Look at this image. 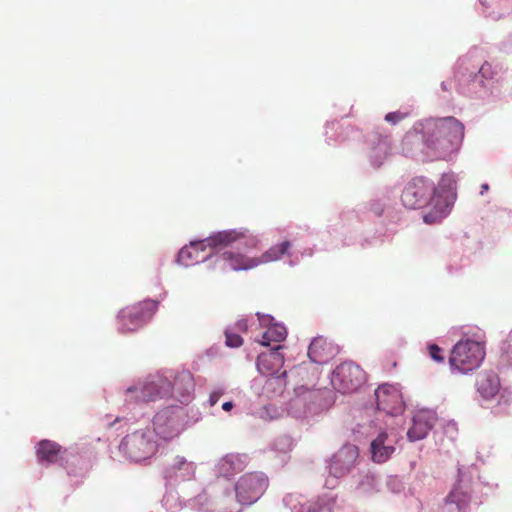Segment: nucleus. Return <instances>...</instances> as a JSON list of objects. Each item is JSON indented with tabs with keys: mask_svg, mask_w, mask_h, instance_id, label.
I'll return each instance as SVG.
<instances>
[{
	"mask_svg": "<svg viewBox=\"0 0 512 512\" xmlns=\"http://www.w3.org/2000/svg\"><path fill=\"white\" fill-rule=\"evenodd\" d=\"M465 127L455 117L429 118L416 122L403 137L407 152L421 139L423 151L433 160L445 159L457 151L464 139Z\"/></svg>",
	"mask_w": 512,
	"mask_h": 512,
	"instance_id": "f257e3e1",
	"label": "nucleus"
},
{
	"mask_svg": "<svg viewBox=\"0 0 512 512\" xmlns=\"http://www.w3.org/2000/svg\"><path fill=\"white\" fill-rule=\"evenodd\" d=\"M242 241L243 244L255 245L253 238H247L244 234L235 230L221 231L209 237L205 242L209 247L227 246L234 242ZM204 241L191 242L190 245L183 247L178 253V262L184 266H191L205 259V256H199L200 251L203 250Z\"/></svg>",
	"mask_w": 512,
	"mask_h": 512,
	"instance_id": "f03ea898",
	"label": "nucleus"
},
{
	"mask_svg": "<svg viewBox=\"0 0 512 512\" xmlns=\"http://www.w3.org/2000/svg\"><path fill=\"white\" fill-rule=\"evenodd\" d=\"M485 354L484 343L469 338L461 339L450 352L449 365L452 370L466 374L481 365Z\"/></svg>",
	"mask_w": 512,
	"mask_h": 512,
	"instance_id": "7ed1b4c3",
	"label": "nucleus"
},
{
	"mask_svg": "<svg viewBox=\"0 0 512 512\" xmlns=\"http://www.w3.org/2000/svg\"><path fill=\"white\" fill-rule=\"evenodd\" d=\"M435 190L432 197L433 208L423 216V221L427 224L438 223L449 214L456 190L454 176L443 174Z\"/></svg>",
	"mask_w": 512,
	"mask_h": 512,
	"instance_id": "20e7f679",
	"label": "nucleus"
},
{
	"mask_svg": "<svg viewBox=\"0 0 512 512\" xmlns=\"http://www.w3.org/2000/svg\"><path fill=\"white\" fill-rule=\"evenodd\" d=\"M186 417L187 413L182 406L165 407L154 416V431L163 440H171L184 430Z\"/></svg>",
	"mask_w": 512,
	"mask_h": 512,
	"instance_id": "39448f33",
	"label": "nucleus"
},
{
	"mask_svg": "<svg viewBox=\"0 0 512 512\" xmlns=\"http://www.w3.org/2000/svg\"><path fill=\"white\" fill-rule=\"evenodd\" d=\"M119 449L131 460L141 461L156 453L157 443L149 429H140L127 434L122 439Z\"/></svg>",
	"mask_w": 512,
	"mask_h": 512,
	"instance_id": "423d86ee",
	"label": "nucleus"
},
{
	"mask_svg": "<svg viewBox=\"0 0 512 512\" xmlns=\"http://www.w3.org/2000/svg\"><path fill=\"white\" fill-rule=\"evenodd\" d=\"M157 308L158 302L151 299L123 308L118 314L119 329L124 333L136 331L153 317Z\"/></svg>",
	"mask_w": 512,
	"mask_h": 512,
	"instance_id": "0eeeda50",
	"label": "nucleus"
},
{
	"mask_svg": "<svg viewBox=\"0 0 512 512\" xmlns=\"http://www.w3.org/2000/svg\"><path fill=\"white\" fill-rule=\"evenodd\" d=\"M171 382L163 376H152L138 386L127 389L126 396L132 402H150L169 397Z\"/></svg>",
	"mask_w": 512,
	"mask_h": 512,
	"instance_id": "6e6552de",
	"label": "nucleus"
},
{
	"mask_svg": "<svg viewBox=\"0 0 512 512\" xmlns=\"http://www.w3.org/2000/svg\"><path fill=\"white\" fill-rule=\"evenodd\" d=\"M366 381L364 370L353 362H343L332 373L331 384L337 391L347 394L357 391Z\"/></svg>",
	"mask_w": 512,
	"mask_h": 512,
	"instance_id": "1a4fd4ad",
	"label": "nucleus"
},
{
	"mask_svg": "<svg viewBox=\"0 0 512 512\" xmlns=\"http://www.w3.org/2000/svg\"><path fill=\"white\" fill-rule=\"evenodd\" d=\"M268 483V478L261 472L242 475L235 484L237 501L242 505L255 503L266 491Z\"/></svg>",
	"mask_w": 512,
	"mask_h": 512,
	"instance_id": "9d476101",
	"label": "nucleus"
},
{
	"mask_svg": "<svg viewBox=\"0 0 512 512\" xmlns=\"http://www.w3.org/2000/svg\"><path fill=\"white\" fill-rule=\"evenodd\" d=\"M434 183L425 177H414L404 187L401 195L403 205L409 209H418L429 201L432 204Z\"/></svg>",
	"mask_w": 512,
	"mask_h": 512,
	"instance_id": "9b49d317",
	"label": "nucleus"
},
{
	"mask_svg": "<svg viewBox=\"0 0 512 512\" xmlns=\"http://www.w3.org/2000/svg\"><path fill=\"white\" fill-rule=\"evenodd\" d=\"M359 448L354 444H344L329 461V474L341 478L349 474L359 461Z\"/></svg>",
	"mask_w": 512,
	"mask_h": 512,
	"instance_id": "f8f14e48",
	"label": "nucleus"
},
{
	"mask_svg": "<svg viewBox=\"0 0 512 512\" xmlns=\"http://www.w3.org/2000/svg\"><path fill=\"white\" fill-rule=\"evenodd\" d=\"M377 409L389 415L403 411L404 403L399 390L390 385H382L375 390Z\"/></svg>",
	"mask_w": 512,
	"mask_h": 512,
	"instance_id": "ddd939ff",
	"label": "nucleus"
},
{
	"mask_svg": "<svg viewBox=\"0 0 512 512\" xmlns=\"http://www.w3.org/2000/svg\"><path fill=\"white\" fill-rule=\"evenodd\" d=\"M195 388L193 375L189 371H181L174 377L171 383L169 396L181 404H188L193 396Z\"/></svg>",
	"mask_w": 512,
	"mask_h": 512,
	"instance_id": "4468645a",
	"label": "nucleus"
},
{
	"mask_svg": "<svg viewBox=\"0 0 512 512\" xmlns=\"http://www.w3.org/2000/svg\"><path fill=\"white\" fill-rule=\"evenodd\" d=\"M338 349L326 337H315L308 347V357L316 364H326L337 354Z\"/></svg>",
	"mask_w": 512,
	"mask_h": 512,
	"instance_id": "2eb2a0df",
	"label": "nucleus"
},
{
	"mask_svg": "<svg viewBox=\"0 0 512 512\" xmlns=\"http://www.w3.org/2000/svg\"><path fill=\"white\" fill-rule=\"evenodd\" d=\"M436 414L431 410H419L413 417V424L407 432L410 441L424 439L436 422Z\"/></svg>",
	"mask_w": 512,
	"mask_h": 512,
	"instance_id": "dca6fc26",
	"label": "nucleus"
},
{
	"mask_svg": "<svg viewBox=\"0 0 512 512\" xmlns=\"http://www.w3.org/2000/svg\"><path fill=\"white\" fill-rule=\"evenodd\" d=\"M281 348V345H277L271 351L259 355L257 367L260 373L272 376L281 370L284 365V356L279 352Z\"/></svg>",
	"mask_w": 512,
	"mask_h": 512,
	"instance_id": "f3484780",
	"label": "nucleus"
},
{
	"mask_svg": "<svg viewBox=\"0 0 512 512\" xmlns=\"http://www.w3.org/2000/svg\"><path fill=\"white\" fill-rule=\"evenodd\" d=\"M372 460L376 463L386 462L395 451L392 441H389L386 432H381L370 445Z\"/></svg>",
	"mask_w": 512,
	"mask_h": 512,
	"instance_id": "a211bd4d",
	"label": "nucleus"
},
{
	"mask_svg": "<svg viewBox=\"0 0 512 512\" xmlns=\"http://www.w3.org/2000/svg\"><path fill=\"white\" fill-rule=\"evenodd\" d=\"M219 259L224 267L235 271L248 270L258 266L256 258H249L241 253L232 251H224Z\"/></svg>",
	"mask_w": 512,
	"mask_h": 512,
	"instance_id": "6ab92c4d",
	"label": "nucleus"
},
{
	"mask_svg": "<svg viewBox=\"0 0 512 512\" xmlns=\"http://www.w3.org/2000/svg\"><path fill=\"white\" fill-rule=\"evenodd\" d=\"M477 391L484 399H492L500 390V380L493 372H482L477 376Z\"/></svg>",
	"mask_w": 512,
	"mask_h": 512,
	"instance_id": "aec40b11",
	"label": "nucleus"
},
{
	"mask_svg": "<svg viewBox=\"0 0 512 512\" xmlns=\"http://www.w3.org/2000/svg\"><path fill=\"white\" fill-rule=\"evenodd\" d=\"M63 452L65 450L56 442L42 440L38 443L36 455L40 462L55 463L62 456Z\"/></svg>",
	"mask_w": 512,
	"mask_h": 512,
	"instance_id": "412c9836",
	"label": "nucleus"
},
{
	"mask_svg": "<svg viewBox=\"0 0 512 512\" xmlns=\"http://www.w3.org/2000/svg\"><path fill=\"white\" fill-rule=\"evenodd\" d=\"M272 320L271 317H264V320H262L263 322H269L267 330L259 340V343L263 346H271L272 343H280L286 339L287 330L285 326L279 323H271Z\"/></svg>",
	"mask_w": 512,
	"mask_h": 512,
	"instance_id": "4be33fe9",
	"label": "nucleus"
},
{
	"mask_svg": "<svg viewBox=\"0 0 512 512\" xmlns=\"http://www.w3.org/2000/svg\"><path fill=\"white\" fill-rule=\"evenodd\" d=\"M246 457L237 454L224 456L218 464L219 473L225 477L241 472L245 468Z\"/></svg>",
	"mask_w": 512,
	"mask_h": 512,
	"instance_id": "5701e85b",
	"label": "nucleus"
},
{
	"mask_svg": "<svg viewBox=\"0 0 512 512\" xmlns=\"http://www.w3.org/2000/svg\"><path fill=\"white\" fill-rule=\"evenodd\" d=\"M469 503L470 496L461 486H455L445 498V505L450 511V506L455 505L458 512H467Z\"/></svg>",
	"mask_w": 512,
	"mask_h": 512,
	"instance_id": "b1692460",
	"label": "nucleus"
},
{
	"mask_svg": "<svg viewBox=\"0 0 512 512\" xmlns=\"http://www.w3.org/2000/svg\"><path fill=\"white\" fill-rule=\"evenodd\" d=\"M194 472V463L188 462L183 456H175L167 465L165 469V476L171 478L176 476L178 473H181L182 476H189L194 474Z\"/></svg>",
	"mask_w": 512,
	"mask_h": 512,
	"instance_id": "393cba45",
	"label": "nucleus"
},
{
	"mask_svg": "<svg viewBox=\"0 0 512 512\" xmlns=\"http://www.w3.org/2000/svg\"><path fill=\"white\" fill-rule=\"evenodd\" d=\"M291 247V243L289 241H283L279 245L272 246L266 252H264L260 257H257L258 265L266 264L269 262L277 261L281 259V257L287 253L288 249Z\"/></svg>",
	"mask_w": 512,
	"mask_h": 512,
	"instance_id": "a878e982",
	"label": "nucleus"
},
{
	"mask_svg": "<svg viewBox=\"0 0 512 512\" xmlns=\"http://www.w3.org/2000/svg\"><path fill=\"white\" fill-rule=\"evenodd\" d=\"M389 151H390L389 141H388V138L385 137L384 139H382L379 142L377 147L373 148L372 156L375 157L376 159L384 158L388 155Z\"/></svg>",
	"mask_w": 512,
	"mask_h": 512,
	"instance_id": "bb28decb",
	"label": "nucleus"
},
{
	"mask_svg": "<svg viewBox=\"0 0 512 512\" xmlns=\"http://www.w3.org/2000/svg\"><path fill=\"white\" fill-rule=\"evenodd\" d=\"M428 354L437 363H443L445 360L444 351L436 344H430L428 346Z\"/></svg>",
	"mask_w": 512,
	"mask_h": 512,
	"instance_id": "cd10ccee",
	"label": "nucleus"
},
{
	"mask_svg": "<svg viewBox=\"0 0 512 512\" xmlns=\"http://www.w3.org/2000/svg\"><path fill=\"white\" fill-rule=\"evenodd\" d=\"M284 382V379L281 377H273L266 381L264 388L267 391L273 389V391L278 390V392L281 393L285 384Z\"/></svg>",
	"mask_w": 512,
	"mask_h": 512,
	"instance_id": "c85d7f7f",
	"label": "nucleus"
},
{
	"mask_svg": "<svg viewBox=\"0 0 512 512\" xmlns=\"http://www.w3.org/2000/svg\"><path fill=\"white\" fill-rule=\"evenodd\" d=\"M226 345L231 348H238L243 344V339L240 335L233 333L229 330L225 332Z\"/></svg>",
	"mask_w": 512,
	"mask_h": 512,
	"instance_id": "c756f323",
	"label": "nucleus"
},
{
	"mask_svg": "<svg viewBox=\"0 0 512 512\" xmlns=\"http://www.w3.org/2000/svg\"><path fill=\"white\" fill-rule=\"evenodd\" d=\"M409 116L408 112L395 111L387 113L385 120L393 125L405 120Z\"/></svg>",
	"mask_w": 512,
	"mask_h": 512,
	"instance_id": "7c9ffc66",
	"label": "nucleus"
},
{
	"mask_svg": "<svg viewBox=\"0 0 512 512\" xmlns=\"http://www.w3.org/2000/svg\"><path fill=\"white\" fill-rule=\"evenodd\" d=\"M223 395V391L222 390H216V391H213L210 396H209V403L211 406H214L219 398Z\"/></svg>",
	"mask_w": 512,
	"mask_h": 512,
	"instance_id": "2f4dec72",
	"label": "nucleus"
},
{
	"mask_svg": "<svg viewBox=\"0 0 512 512\" xmlns=\"http://www.w3.org/2000/svg\"><path fill=\"white\" fill-rule=\"evenodd\" d=\"M490 64L488 63H485L483 64L480 69H479V73L483 76V77H486V74L490 71Z\"/></svg>",
	"mask_w": 512,
	"mask_h": 512,
	"instance_id": "473e14b6",
	"label": "nucleus"
},
{
	"mask_svg": "<svg viewBox=\"0 0 512 512\" xmlns=\"http://www.w3.org/2000/svg\"><path fill=\"white\" fill-rule=\"evenodd\" d=\"M236 326H237V329L238 330H241L243 332H246L247 329H248V325H247V322L246 320H240L236 323Z\"/></svg>",
	"mask_w": 512,
	"mask_h": 512,
	"instance_id": "72a5a7b5",
	"label": "nucleus"
},
{
	"mask_svg": "<svg viewBox=\"0 0 512 512\" xmlns=\"http://www.w3.org/2000/svg\"><path fill=\"white\" fill-rule=\"evenodd\" d=\"M234 407V404L231 401L225 402L222 405V409L225 411H230Z\"/></svg>",
	"mask_w": 512,
	"mask_h": 512,
	"instance_id": "f704fd0d",
	"label": "nucleus"
},
{
	"mask_svg": "<svg viewBox=\"0 0 512 512\" xmlns=\"http://www.w3.org/2000/svg\"><path fill=\"white\" fill-rule=\"evenodd\" d=\"M483 189H488V185L487 184L483 185Z\"/></svg>",
	"mask_w": 512,
	"mask_h": 512,
	"instance_id": "c9c22d12",
	"label": "nucleus"
}]
</instances>
